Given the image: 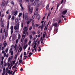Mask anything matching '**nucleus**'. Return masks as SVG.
Instances as JSON below:
<instances>
[{"instance_id":"nucleus-1","label":"nucleus","mask_w":75,"mask_h":75,"mask_svg":"<svg viewBox=\"0 0 75 75\" xmlns=\"http://www.w3.org/2000/svg\"><path fill=\"white\" fill-rule=\"evenodd\" d=\"M23 30H24L23 31V34L22 35V37L24 38H25V35L24 34H25L26 32V33H27V30H28V28L27 27H25L24 28Z\"/></svg>"},{"instance_id":"nucleus-2","label":"nucleus","mask_w":75,"mask_h":75,"mask_svg":"<svg viewBox=\"0 0 75 75\" xmlns=\"http://www.w3.org/2000/svg\"><path fill=\"white\" fill-rule=\"evenodd\" d=\"M28 7L29 11H30V14H31V13H32V12H33V8L32 7L31 8L30 10V7H31V4H30V3L28 4Z\"/></svg>"},{"instance_id":"nucleus-3","label":"nucleus","mask_w":75,"mask_h":75,"mask_svg":"<svg viewBox=\"0 0 75 75\" xmlns=\"http://www.w3.org/2000/svg\"><path fill=\"white\" fill-rule=\"evenodd\" d=\"M20 24H19V23H17L16 24V25H15L14 27V28L15 30H18L19 28V25Z\"/></svg>"},{"instance_id":"nucleus-4","label":"nucleus","mask_w":75,"mask_h":75,"mask_svg":"<svg viewBox=\"0 0 75 75\" xmlns=\"http://www.w3.org/2000/svg\"><path fill=\"white\" fill-rule=\"evenodd\" d=\"M18 13V11H15L14 12H12V14H13L14 15V16H17Z\"/></svg>"},{"instance_id":"nucleus-5","label":"nucleus","mask_w":75,"mask_h":75,"mask_svg":"<svg viewBox=\"0 0 75 75\" xmlns=\"http://www.w3.org/2000/svg\"><path fill=\"white\" fill-rule=\"evenodd\" d=\"M17 38V36L15 35H13L12 40L13 41H14Z\"/></svg>"},{"instance_id":"nucleus-6","label":"nucleus","mask_w":75,"mask_h":75,"mask_svg":"<svg viewBox=\"0 0 75 75\" xmlns=\"http://www.w3.org/2000/svg\"><path fill=\"white\" fill-rule=\"evenodd\" d=\"M42 1H39L37 5V7H39V6H41V4H42Z\"/></svg>"},{"instance_id":"nucleus-7","label":"nucleus","mask_w":75,"mask_h":75,"mask_svg":"<svg viewBox=\"0 0 75 75\" xmlns=\"http://www.w3.org/2000/svg\"><path fill=\"white\" fill-rule=\"evenodd\" d=\"M67 11H68L67 10H64L62 12V13L63 15H65L67 13Z\"/></svg>"},{"instance_id":"nucleus-8","label":"nucleus","mask_w":75,"mask_h":75,"mask_svg":"<svg viewBox=\"0 0 75 75\" xmlns=\"http://www.w3.org/2000/svg\"><path fill=\"white\" fill-rule=\"evenodd\" d=\"M5 4H6V2L5 0H4L3 2V4L1 5V7H4V6H5Z\"/></svg>"},{"instance_id":"nucleus-9","label":"nucleus","mask_w":75,"mask_h":75,"mask_svg":"<svg viewBox=\"0 0 75 75\" xmlns=\"http://www.w3.org/2000/svg\"><path fill=\"white\" fill-rule=\"evenodd\" d=\"M28 13H26L25 15V19H27L28 18Z\"/></svg>"},{"instance_id":"nucleus-10","label":"nucleus","mask_w":75,"mask_h":75,"mask_svg":"<svg viewBox=\"0 0 75 75\" xmlns=\"http://www.w3.org/2000/svg\"><path fill=\"white\" fill-rule=\"evenodd\" d=\"M15 62H16V61H13L11 63V66L12 67V66H13V65L15 64Z\"/></svg>"},{"instance_id":"nucleus-11","label":"nucleus","mask_w":75,"mask_h":75,"mask_svg":"<svg viewBox=\"0 0 75 75\" xmlns=\"http://www.w3.org/2000/svg\"><path fill=\"white\" fill-rule=\"evenodd\" d=\"M38 3V1H35L32 4L33 6H35L37 4V3Z\"/></svg>"},{"instance_id":"nucleus-12","label":"nucleus","mask_w":75,"mask_h":75,"mask_svg":"<svg viewBox=\"0 0 75 75\" xmlns=\"http://www.w3.org/2000/svg\"><path fill=\"white\" fill-rule=\"evenodd\" d=\"M41 28V30H42L43 28H44V27H43V24H42V26H40L38 28Z\"/></svg>"},{"instance_id":"nucleus-13","label":"nucleus","mask_w":75,"mask_h":75,"mask_svg":"<svg viewBox=\"0 0 75 75\" xmlns=\"http://www.w3.org/2000/svg\"><path fill=\"white\" fill-rule=\"evenodd\" d=\"M8 34V30H7L6 31L5 34V37H7V35Z\"/></svg>"},{"instance_id":"nucleus-14","label":"nucleus","mask_w":75,"mask_h":75,"mask_svg":"<svg viewBox=\"0 0 75 75\" xmlns=\"http://www.w3.org/2000/svg\"><path fill=\"white\" fill-rule=\"evenodd\" d=\"M7 44L6 43V41H4L3 43V45H4V47H6Z\"/></svg>"},{"instance_id":"nucleus-15","label":"nucleus","mask_w":75,"mask_h":75,"mask_svg":"<svg viewBox=\"0 0 75 75\" xmlns=\"http://www.w3.org/2000/svg\"><path fill=\"white\" fill-rule=\"evenodd\" d=\"M36 18H38V20H39L40 18V15L39 14H38L37 16H36Z\"/></svg>"},{"instance_id":"nucleus-16","label":"nucleus","mask_w":75,"mask_h":75,"mask_svg":"<svg viewBox=\"0 0 75 75\" xmlns=\"http://www.w3.org/2000/svg\"><path fill=\"white\" fill-rule=\"evenodd\" d=\"M33 44H35V45H34V47L35 46V47L37 46V43L35 40L33 42Z\"/></svg>"},{"instance_id":"nucleus-17","label":"nucleus","mask_w":75,"mask_h":75,"mask_svg":"<svg viewBox=\"0 0 75 75\" xmlns=\"http://www.w3.org/2000/svg\"><path fill=\"white\" fill-rule=\"evenodd\" d=\"M8 62H10L11 61V57H9L8 59Z\"/></svg>"},{"instance_id":"nucleus-18","label":"nucleus","mask_w":75,"mask_h":75,"mask_svg":"<svg viewBox=\"0 0 75 75\" xmlns=\"http://www.w3.org/2000/svg\"><path fill=\"white\" fill-rule=\"evenodd\" d=\"M53 26H55L57 27V23H54L53 24Z\"/></svg>"},{"instance_id":"nucleus-19","label":"nucleus","mask_w":75,"mask_h":75,"mask_svg":"<svg viewBox=\"0 0 75 75\" xmlns=\"http://www.w3.org/2000/svg\"><path fill=\"white\" fill-rule=\"evenodd\" d=\"M17 44H16L14 47V48L15 49L14 51H16V48H17Z\"/></svg>"},{"instance_id":"nucleus-20","label":"nucleus","mask_w":75,"mask_h":75,"mask_svg":"<svg viewBox=\"0 0 75 75\" xmlns=\"http://www.w3.org/2000/svg\"><path fill=\"white\" fill-rule=\"evenodd\" d=\"M22 48L21 47H20L19 49V50L18 51V52H19V51H20V52H21V51H22Z\"/></svg>"},{"instance_id":"nucleus-21","label":"nucleus","mask_w":75,"mask_h":75,"mask_svg":"<svg viewBox=\"0 0 75 75\" xmlns=\"http://www.w3.org/2000/svg\"><path fill=\"white\" fill-rule=\"evenodd\" d=\"M21 16H22V13H19V15H18V17H21Z\"/></svg>"},{"instance_id":"nucleus-22","label":"nucleus","mask_w":75,"mask_h":75,"mask_svg":"<svg viewBox=\"0 0 75 75\" xmlns=\"http://www.w3.org/2000/svg\"><path fill=\"white\" fill-rule=\"evenodd\" d=\"M31 33L32 34H33V35H35V33L34 31H32L31 32Z\"/></svg>"},{"instance_id":"nucleus-23","label":"nucleus","mask_w":75,"mask_h":75,"mask_svg":"<svg viewBox=\"0 0 75 75\" xmlns=\"http://www.w3.org/2000/svg\"><path fill=\"white\" fill-rule=\"evenodd\" d=\"M27 47V45H25L23 47V48H24V50H25L26 49V48Z\"/></svg>"},{"instance_id":"nucleus-24","label":"nucleus","mask_w":75,"mask_h":75,"mask_svg":"<svg viewBox=\"0 0 75 75\" xmlns=\"http://www.w3.org/2000/svg\"><path fill=\"white\" fill-rule=\"evenodd\" d=\"M48 7H49V4H48L47 5L46 8V10H48Z\"/></svg>"},{"instance_id":"nucleus-25","label":"nucleus","mask_w":75,"mask_h":75,"mask_svg":"<svg viewBox=\"0 0 75 75\" xmlns=\"http://www.w3.org/2000/svg\"><path fill=\"white\" fill-rule=\"evenodd\" d=\"M9 53H11V55H13V51L10 52Z\"/></svg>"},{"instance_id":"nucleus-26","label":"nucleus","mask_w":75,"mask_h":75,"mask_svg":"<svg viewBox=\"0 0 75 75\" xmlns=\"http://www.w3.org/2000/svg\"><path fill=\"white\" fill-rule=\"evenodd\" d=\"M38 13V11H36L34 13V15H37Z\"/></svg>"},{"instance_id":"nucleus-27","label":"nucleus","mask_w":75,"mask_h":75,"mask_svg":"<svg viewBox=\"0 0 75 75\" xmlns=\"http://www.w3.org/2000/svg\"><path fill=\"white\" fill-rule=\"evenodd\" d=\"M8 67L9 68L10 67V63H7Z\"/></svg>"},{"instance_id":"nucleus-28","label":"nucleus","mask_w":75,"mask_h":75,"mask_svg":"<svg viewBox=\"0 0 75 75\" xmlns=\"http://www.w3.org/2000/svg\"><path fill=\"white\" fill-rule=\"evenodd\" d=\"M15 21L16 23H17L18 21V18H16L15 19Z\"/></svg>"},{"instance_id":"nucleus-29","label":"nucleus","mask_w":75,"mask_h":75,"mask_svg":"<svg viewBox=\"0 0 75 75\" xmlns=\"http://www.w3.org/2000/svg\"><path fill=\"white\" fill-rule=\"evenodd\" d=\"M21 10L22 11H23V10H24V8L22 6L21 7Z\"/></svg>"},{"instance_id":"nucleus-30","label":"nucleus","mask_w":75,"mask_h":75,"mask_svg":"<svg viewBox=\"0 0 75 75\" xmlns=\"http://www.w3.org/2000/svg\"><path fill=\"white\" fill-rule=\"evenodd\" d=\"M11 4H13V5H14V2H13V1H11Z\"/></svg>"},{"instance_id":"nucleus-31","label":"nucleus","mask_w":75,"mask_h":75,"mask_svg":"<svg viewBox=\"0 0 75 75\" xmlns=\"http://www.w3.org/2000/svg\"><path fill=\"white\" fill-rule=\"evenodd\" d=\"M14 18H15L14 16H13L11 18V19L13 20H14Z\"/></svg>"},{"instance_id":"nucleus-32","label":"nucleus","mask_w":75,"mask_h":75,"mask_svg":"<svg viewBox=\"0 0 75 75\" xmlns=\"http://www.w3.org/2000/svg\"><path fill=\"white\" fill-rule=\"evenodd\" d=\"M13 68H16V69H17V67L16 66L14 65L13 66Z\"/></svg>"},{"instance_id":"nucleus-33","label":"nucleus","mask_w":75,"mask_h":75,"mask_svg":"<svg viewBox=\"0 0 75 75\" xmlns=\"http://www.w3.org/2000/svg\"><path fill=\"white\" fill-rule=\"evenodd\" d=\"M36 47V46H33V48L34 49V50L35 51H36V48H35Z\"/></svg>"},{"instance_id":"nucleus-34","label":"nucleus","mask_w":75,"mask_h":75,"mask_svg":"<svg viewBox=\"0 0 75 75\" xmlns=\"http://www.w3.org/2000/svg\"><path fill=\"white\" fill-rule=\"evenodd\" d=\"M11 15H9L8 17V19L9 20H10V18H11Z\"/></svg>"},{"instance_id":"nucleus-35","label":"nucleus","mask_w":75,"mask_h":75,"mask_svg":"<svg viewBox=\"0 0 75 75\" xmlns=\"http://www.w3.org/2000/svg\"><path fill=\"white\" fill-rule=\"evenodd\" d=\"M8 48H6V50L5 52H6V53H7V52H8Z\"/></svg>"},{"instance_id":"nucleus-36","label":"nucleus","mask_w":75,"mask_h":75,"mask_svg":"<svg viewBox=\"0 0 75 75\" xmlns=\"http://www.w3.org/2000/svg\"><path fill=\"white\" fill-rule=\"evenodd\" d=\"M48 27H47V26H45V27L44 30H47V28Z\"/></svg>"},{"instance_id":"nucleus-37","label":"nucleus","mask_w":75,"mask_h":75,"mask_svg":"<svg viewBox=\"0 0 75 75\" xmlns=\"http://www.w3.org/2000/svg\"><path fill=\"white\" fill-rule=\"evenodd\" d=\"M63 2H64V0H62L61 1V3H59L60 4H62V3H63Z\"/></svg>"},{"instance_id":"nucleus-38","label":"nucleus","mask_w":75,"mask_h":75,"mask_svg":"<svg viewBox=\"0 0 75 75\" xmlns=\"http://www.w3.org/2000/svg\"><path fill=\"white\" fill-rule=\"evenodd\" d=\"M50 14H51V12L49 13H48V16H47V18H48V17H49V16H50Z\"/></svg>"},{"instance_id":"nucleus-39","label":"nucleus","mask_w":75,"mask_h":75,"mask_svg":"<svg viewBox=\"0 0 75 75\" xmlns=\"http://www.w3.org/2000/svg\"><path fill=\"white\" fill-rule=\"evenodd\" d=\"M10 28L11 30H13V26H11V27Z\"/></svg>"},{"instance_id":"nucleus-40","label":"nucleus","mask_w":75,"mask_h":75,"mask_svg":"<svg viewBox=\"0 0 75 75\" xmlns=\"http://www.w3.org/2000/svg\"><path fill=\"white\" fill-rule=\"evenodd\" d=\"M59 4H58L57 5V10H58V7H59Z\"/></svg>"},{"instance_id":"nucleus-41","label":"nucleus","mask_w":75,"mask_h":75,"mask_svg":"<svg viewBox=\"0 0 75 75\" xmlns=\"http://www.w3.org/2000/svg\"><path fill=\"white\" fill-rule=\"evenodd\" d=\"M41 49L40 48V47H39V50H38V51H41Z\"/></svg>"},{"instance_id":"nucleus-42","label":"nucleus","mask_w":75,"mask_h":75,"mask_svg":"<svg viewBox=\"0 0 75 75\" xmlns=\"http://www.w3.org/2000/svg\"><path fill=\"white\" fill-rule=\"evenodd\" d=\"M6 53H4V57H6Z\"/></svg>"},{"instance_id":"nucleus-43","label":"nucleus","mask_w":75,"mask_h":75,"mask_svg":"<svg viewBox=\"0 0 75 75\" xmlns=\"http://www.w3.org/2000/svg\"><path fill=\"white\" fill-rule=\"evenodd\" d=\"M45 34L44 33L43 36V38H45Z\"/></svg>"},{"instance_id":"nucleus-44","label":"nucleus","mask_w":75,"mask_h":75,"mask_svg":"<svg viewBox=\"0 0 75 75\" xmlns=\"http://www.w3.org/2000/svg\"><path fill=\"white\" fill-rule=\"evenodd\" d=\"M58 28H57L56 29H55L54 31H56V33H57V32H58Z\"/></svg>"},{"instance_id":"nucleus-45","label":"nucleus","mask_w":75,"mask_h":75,"mask_svg":"<svg viewBox=\"0 0 75 75\" xmlns=\"http://www.w3.org/2000/svg\"><path fill=\"white\" fill-rule=\"evenodd\" d=\"M31 41H30L29 42H28V45H30V44H31Z\"/></svg>"},{"instance_id":"nucleus-46","label":"nucleus","mask_w":75,"mask_h":75,"mask_svg":"<svg viewBox=\"0 0 75 75\" xmlns=\"http://www.w3.org/2000/svg\"><path fill=\"white\" fill-rule=\"evenodd\" d=\"M32 35H30V40H31V39H32Z\"/></svg>"},{"instance_id":"nucleus-47","label":"nucleus","mask_w":75,"mask_h":75,"mask_svg":"<svg viewBox=\"0 0 75 75\" xmlns=\"http://www.w3.org/2000/svg\"><path fill=\"white\" fill-rule=\"evenodd\" d=\"M35 16L34 15H33L32 17V20H33L34 19Z\"/></svg>"},{"instance_id":"nucleus-48","label":"nucleus","mask_w":75,"mask_h":75,"mask_svg":"<svg viewBox=\"0 0 75 75\" xmlns=\"http://www.w3.org/2000/svg\"><path fill=\"white\" fill-rule=\"evenodd\" d=\"M39 25H39V24H35V27H37L38 26H39Z\"/></svg>"},{"instance_id":"nucleus-49","label":"nucleus","mask_w":75,"mask_h":75,"mask_svg":"<svg viewBox=\"0 0 75 75\" xmlns=\"http://www.w3.org/2000/svg\"><path fill=\"white\" fill-rule=\"evenodd\" d=\"M17 64H18V62H17L15 64V66L17 67Z\"/></svg>"},{"instance_id":"nucleus-50","label":"nucleus","mask_w":75,"mask_h":75,"mask_svg":"<svg viewBox=\"0 0 75 75\" xmlns=\"http://www.w3.org/2000/svg\"><path fill=\"white\" fill-rule=\"evenodd\" d=\"M20 38H21V36L20 35H18V39H20Z\"/></svg>"},{"instance_id":"nucleus-51","label":"nucleus","mask_w":75,"mask_h":75,"mask_svg":"<svg viewBox=\"0 0 75 75\" xmlns=\"http://www.w3.org/2000/svg\"><path fill=\"white\" fill-rule=\"evenodd\" d=\"M7 63H5L4 64V67H6V66H7Z\"/></svg>"},{"instance_id":"nucleus-52","label":"nucleus","mask_w":75,"mask_h":75,"mask_svg":"<svg viewBox=\"0 0 75 75\" xmlns=\"http://www.w3.org/2000/svg\"><path fill=\"white\" fill-rule=\"evenodd\" d=\"M5 2H6V4H7V3H8V0H7L6 2V1H5Z\"/></svg>"},{"instance_id":"nucleus-53","label":"nucleus","mask_w":75,"mask_h":75,"mask_svg":"<svg viewBox=\"0 0 75 75\" xmlns=\"http://www.w3.org/2000/svg\"><path fill=\"white\" fill-rule=\"evenodd\" d=\"M28 41V40L27 39V38L25 39V42H27Z\"/></svg>"},{"instance_id":"nucleus-54","label":"nucleus","mask_w":75,"mask_h":75,"mask_svg":"<svg viewBox=\"0 0 75 75\" xmlns=\"http://www.w3.org/2000/svg\"><path fill=\"white\" fill-rule=\"evenodd\" d=\"M23 56V54H21L20 56V57H21V59H22V56Z\"/></svg>"},{"instance_id":"nucleus-55","label":"nucleus","mask_w":75,"mask_h":75,"mask_svg":"<svg viewBox=\"0 0 75 75\" xmlns=\"http://www.w3.org/2000/svg\"><path fill=\"white\" fill-rule=\"evenodd\" d=\"M19 62H20V63H21V62H22V60L21 59L19 61Z\"/></svg>"},{"instance_id":"nucleus-56","label":"nucleus","mask_w":75,"mask_h":75,"mask_svg":"<svg viewBox=\"0 0 75 75\" xmlns=\"http://www.w3.org/2000/svg\"><path fill=\"white\" fill-rule=\"evenodd\" d=\"M1 65H3V61H1Z\"/></svg>"},{"instance_id":"nucleus-57","label":"nucleus","mask_w":75,"mask_h":75,"mask_svg":"<svg viewBox=\"0 0 75 75\" xmlns=\"http://www.w3.org/2000/svg\"><path fill=\"white\" fill-rule=\"evenodd\" d=\"M32 28H33V27H32V26H30L29 28V30H30Z\"/></svg>"},{"instance_id":"nucleus-58","label":"nucleus","mask_w":75,"mask_h":75,"mask_svg":"<svg viewBox=\"0 0 75 75\" xmlns=\"http://www.w3.org/2000/svg\"><path fill=\"white\" fill-rule=\"evenodd\" d=\"M5 51H4H4H2V54H4V53H5Z\"/></svg>"},{"instance_id":"nucleus-59","label":"nucleus","mask_w":75,"mask_h":75,"mask_svg":"<svg viewBox=\"0 0 75 75\" xmlns=\"http://www.w3.org/2000/svg\"><path fill=\"white\" fill-rule=\"evenodd\" d=\"M5 74V71H4L2 73V75H4Z\"/></svg>"},{"instance_id":"nucleus-60","label":"nucleus","mask_w":75,"mask_h":75,"mask_svg":"<svg viewBox=\"0 0 75 75\" xmlns=\"http://www.w3.org/2000/svg\"><path fill=\"white\" fill-rule=\"evenodd\" d=\"M16 43H17L18 42V39H17L16 41Z\"/></svg>"},{"instance_id":"nucleus-61","label":"nucleus","mask_w":75,"mask_h":75,"mask_svg":"<svg viewBox=\"0 0 75 75\" xmlns=\"http://www.w3.org/2000/svg\"><path fill=\"white\" fill-rule=\"evenodd\" d=\"M12 50H13V49L12 48H11V49L9 50V52H10L12 51Z\"/></svg>"},{"instance_id":"nucleus-62","label":"nucleus","mask_w":75,"mask_h":75,"mask_svg":"<svg viewBox=\"0 0 75 75\" xmlns=\"http://www.w3.org/2000/svg\"><path fill=\"white\" fill-rule=\"evenodd\" d=\"M23 54H24V55H26V52H24Z\"/></svg>"},{"instance_id":"nucleus-63","label":"nucleus","mask_w":75,"mask_h":75,"mask_svg":"<svg viewBox=\"0 0 75 75\" xmlns=\"http://www.w3.org/2000/svg\"><path fill=\"white\" fill-rule=\"evenodd\" d=\"M1 58H2V59H1L2 61H3V59H4V57H2Z\"/></svg>"},{"instance_id":"nucleus-64","label":"nucleus","mask_w":75,"mask_h":75,"mask_svg":"<svg viewBox=\"0 0 75 75\" xmlns=\"http://www.w3.org/2000/svg\"><path fill=\"white\" fill-rule=\"evenodd\" d=\"M27 24H30V21H28L27 22Z\"/></svg>"}]
</instances>
